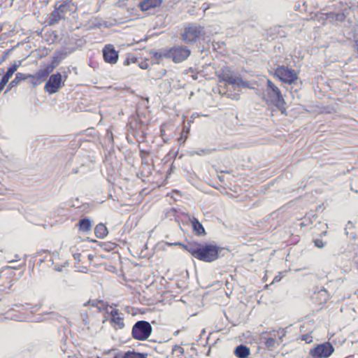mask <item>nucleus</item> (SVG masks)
<instances>
[{
  "instance_id": "nucleus-1",
  "label": "nucleus",
  "mask_w": 358,
  "mask_h": 358,
  "mask_svg": "<svg viewBox=\"0 0 358 358\" xmlns=\"http://www.w3.org/2000/svg\"><path fill=\"white\" fill-rule=\"evenodd\" d=\"M174 245L181 246L184 250L189 252L194 258L205 262H212L220 257V253L222 248L215 243H201L196 241H187L186 243L180 242Z\"/></svg>"
},
{
  "instance_id": "nucleus-2",
  "label": "nucleus",
  "mask_w": 358,
  "mask_h": 358,
  "mask_svg": "<svg viewBox=\"0 0 358 358\" xmlns=\"http://www.w3.org/2000/svg\"><path fill=\"white\" fill-rule=\"evenodd\" d=\"M263 99L275 106L282 113L285 110V102L280 89L270 80H267V86Z\"/></svg>"
},
{
  "instance_id": "nucleus-3",
  "label": "nucleus",
  "mask_w": 358,
  "mask_h": 358,
  "mask_svg": "<svg viewBox=\"0 0 358 358\" xmlns=\"http://www.w3.org/2000/svg\"><path fill=\"white\" fill-rule=\"evenodd\" d=\"M146 137V125L143 122L133 120L127 124V139L129 143H134L136 140L138 144L145 141Z\"/></svg>"
},
{
  "instance_id": "nucleus-4",
  "label": "nucleus",
  "mask_w": 358,
  "mask_h": 358,
  "mask_svg": "<svg viewBox=\"0 0 358 358\" xmlns=\"http://www.w3.org/2000/svg\"><path fill=\"white\" fill-rule=\"evenodd\" d=\"M204 34L203 27L196 23H191L184 28L180 38L185 44H194Z\"/></svg>"
},
{
  "instance_id": "nucleus-5",
  "label": "nucleus",
  "mask_w": 358,
  "mask_h": 358,
  "mask_svg": "<svg viewBox=\"0 0 358 358\" xmlns=\"http://www.w3.org/2000/svg\"><path fill=\"white\" fill-rule=\"evenodd\" d=\"M220 82H224L227 84L231 85L233 87L248 86V82L244 81L241 78L235 76V73L231 71L228 66H224L215 73Z\"/></svg>"
},
{
  "instance_id": "nucleus-6",
  "label": "nucleus",
  "mask_w": 358,
  "mask_h": 358,
  "mask_svg": "<svg viewBox=\"0 0 358 358\" xmlns=\"http://www.w3.org/2000/svg\"><path fill=\"white\" fill-rule=\"evenodd\" d=\"M152 331V327L148 322L139 320L134 324L131 336L136 340L145 341L151 335Z\"/></svg>"
},
{
  "instance_id": "nucleus-7",
  "label": "nucleus",
  "mask_w": 358,
  "mask_h": 358,
  "mask_svg": "<svg viewBox=\"0 0 358 358\" xmlns=\"http://www.w3.org/2000/svg\"><path fill=\"white\" fill-rule=\"evenodd\" d=\"M169 49V59L174 63L179 64L188 59L191 50L185 45H175Z\"/></svg>"
},
{
  "instance_id": "nucleus-8",
  "label": "nucleus",
  "mask_w": 358,
  "mask_h": 358,
  "mask_svg": "<svg viewBox=\"0 0 358 358\" xmlns=\"http://www.w3.org/2000/svg\"><path fill=\"white\" fill-rule=\"evenodd\" d=\"M274 76L285 83L292 84L298 76L296 71L285 66H278L274 70Z\"/></svg>"
},
{
  "instance_id": "nucleus-9",
  "label": "nucleus",
  "mask_w": 358,
  "mask_h": 358,
  "mask_svg": "<svg viewBox=\"0 0 358 358\" xmlns=\"http://www.w3.org/2000/svg\"><path fill=\"white\" fill-rule=\"evenodd\" d=\"M334 351L333 345L329 342H324L310 349L309 354L314 358H327L331 356Z\"/></svg>"
},
{
  "instance_id": "nucleus-10",
  "label": "nucleus",
  "mask_w": 358,
  "mask_h": 358,
  "mask_svg": "<svg viewBox=\"0 0 358 358\" xmlns=\"http://www.w3.org/2000/svg\"><path fill=\"white\" fill-rule=\"evenodd\" d=\"M63 85L62 75L57 72L50 76L45 85L44 90L51 94L57 92Z\"/></svg>"
},
{
  "instance_id": "nucleus-11",
  "label": "nucleus",
  "mask_w": 358,
  "mask_h": 358,
  "mask_svg": "<svg viewBox=\"0 0 358 358\" xmlns=\"http://www.w3.org/2000/svg\"><path fill=\"white\" fill-rule=\"evenodd\" d=\"M103 57L104 61L109 64H115L118 59V52L115 50L113 45H106L103 49Z\"/></svg>"
},
{
  "instance_id": "nucleus-12",
  "label": "nucleus",
  "mask_w": 358,
  "mask_h": 358,
  "mask_svg": "<svg viewBox=\"0 0 358 358\" xmlns=\"http://www.w3.org/2000/svg\"><path fill=\"white\" fill-rule=\"evenodd\" d=\"M110 322L116 329H121L124 327V318L121 316L117 309H113L110 312Z\"/></svg>"
},
{
  "instance_id": "nucleus-13",
  "label": "nucleus",
  "mask_w": 358,
  "mask_h": 358,
  "mask_svg": "<svg viewBox=\"0 0 358 358\" xmlns=\"http://www.w3.org/2000/svg\"><path fill=\"white\" fill-rule=\"evenodd\" d=\"M148 353L138 352L134 350H129L124 353H117L113 358H147Z\"/></svg>"
},
{
  "instance_id": "nucleus-14",
  "label": "nucleus",
  "mask_w": 358,
  "mask_h": 358,
  "mask_svg": "<svg viewBox=\"0 0 358 358\" xmlns=\"http://www.w3.org/2000/svg\"><path fill=\"white\" fill-rule=\"evenodd\" d=\"M162 0H143L139 3V7L142 11H147L151 8L159 6Z\"/></svg>"
},
{
  "instance_id": "nucleus-15",
  "label": "nucleus",
  "mask_w": 358,
  "mask_h": 358,
  "mask_svg": "<svg viewBox=\"0 0 358 358\" xmlns=\"http://www.w3.org/2000/svg\"><path fill=\"white\" fill-rule=\"evenodd\" d=\"M234 353L238 358H248L250 350L246 345L241 344L235 348Z\"/></svg>"
},
{
  "instance_id": "nucleus-16",
  "label": "nucleus",
  "mask_w": 358,
  "mask_h": 358,
  "mask_svg": "<svg viewBox=\"0 0 358 358\" xmlns=\"http://www.w3.org/2000/svg\"><path fill=\"white\" fill-rule=\"evenodd\" d=\"M190 222L192 224V229L194 233L197 236H201L206 234V231L203 227V225L200 223V222L195 217H192L190 219Z\"/></svg>"
},
{
  "instance_id": "nucleus-17",
  "label": "nucleus",
  "mask_w": 358,
  "mask_h": 358,
  "mask_svg": "<svg viewBox=\"0 0 358 358\" xmlns=\"http://www.w3.org/2000/svg\"><path fill=\"white\" fill-rule=\"evenodd\" d=\"M53 70V67L48 64L43 69L38 71L36 74L32 75V76H34V78H36L38 80H41L47 77Z\"/></svg>"
},
{
  "instance_id": "nucleus-18",
  "label": "nucleus",
  "mask_w": 358,
  "mask_h": 358,
  "mask_svg": "<svg viewBox=\"0 0 358 358\" xmlns=\"http://www.w3.org/2000/svg\"><path fill=\"white\" fill-rule=\"evenodd\" d=\"M79 230L83 232H87L92 228L91 220L88 217L80 219L78 222Z\"/></svg>"
},
{
  "instance_id": "nucleus-19",
  "label": "nucleus",
  "mask_w": 358,
  "mask_h": 358,
  "mask_svg": "<svg viewBox=\"0 0 358 358\" xmlns=\"http://www.w3.org/2000/svg\"><path fill=\"white\" fill-rule=\"evenodd\" d=\"M313 20H322L323 21L329 20L330 22L335 21V13L330 12L327 13H316L314 16L312 17Z\"/></svg>"
},
{
  "instance_id": "nucleus-20",
  "label": "nucleus",
  "mask_w": 358,
  "mask_h": 358,
  "mask_svg": "<svg viewBox=\"0 0 358 358\" xmlns=\"http://www.w3.org/2000/svg\"><path fill=\"white\" fill-rule=\"evenodd\" d=\"M27 78H34L31 74H24L22 73H17L15 78L10 82V85L17 86L21 81L24 80Z\"/></svg>"
},
{
  "instance_id": "nucleus-21",
  "label": "nucleus",
  "mask_w": 358,
  "mask_h": 358,
  "mask_svg": "<svg viewBox=\"0 0 358 358\" xmlns=\"http://www.w3.org/2000/svg\"><path fill=\"white\" fill-rule=\"evenodd\" d=\"M108 233V229L103 224L100 223L95 227L94 234L97 238H103L107 236Z\"/></svg>"
},
{
  "instance_id": "nucleus-22",
  "label": "nucleus",
  "mask_w": 358,
  "mask_h": 358,
  "mask_svg": "<svg viewBox=\"0 0 358 358\" xmlns=\"http://www.w3.org/2000/svg\"><path fill=\"white\" fill-rule=\"evenodd\" d=\"M63 17V15H62L57 9H55L50 15L48 21L49 24L52 25L55 23L58 22L59 20H61Z\"/></svg>"
},
{
  "instance_id": "nucleus-23",
  "label": "nucleus",
  "mask_w": 358,
  "mask_h": 358,
  "mask_svg": "<svg viewBox=\"0 0 358 358\" xmlns=\"http://www.w3.org/2000/svg\"><path fill=\"white\" fill-rule=\"evenodd\" d=\"M66 54L63 52H56L52 57V63L50 64L53 69L56 68L60 62L65 57Z\"/></svg>"
},
{
  "instance_id": "nucleus-24",
  "label": "nucleus",
  "mask_w": 358,
  "mask_h": 358,
  "mask_svg": "<svg viewBox=\"0 0 358 358\" xmlns=\"http://www.w3.org/2000/svg\"><path fill=\"white\" fill-rule=\"evenodd\" d=\"M153 57L156 59L167 58L169 59V49L162 48L153 52Z\"/></svg>"
},
{
  "instance_id": "nucleus-25",
  "label": "nucleus",
  "mask_w": 358,
  "mask_h": 358,
  "mask_svg": "<svg viewBox=\"0 0 358 358\" xmlns=\"http://www.w3.org/2000/svg\"><path fill=\"white\" fill-rule=\"evenodd\" d=\"M189 132V127L184 125L182 130L181 131V134H180V136L178 138V142L180 144L184 143L185 142V141L187 138V135H188Z\"/></svg>"
},
{
  "instance_id": "nucleus-26",
  "label": "nucleus",
  "mask_w": 358,
  "mask_h": 358,
  "mask_svg": "<svg viewBox=\"0 0 358 358\" xmlns=\"http://www.w3.org/2000/svg\"><path fill=\"white\" fill-rule=\"evenodd\" d=\"M14 68L15 67H8L6 72L3 75L1 80L7 84L10 77L15 73Z\"/></svg>"
},
{
  "instance_id": "nucleus-27",
  "label": "nucleus",
  "mask_w": 358,
  "mask_h": 358,
  "mask_svg": "<svg viewBox=\"0 0 358 358\" xmlns=\"http://www.w3.org/2000/svg\"><path fill=\"white\" fill-rule=\"evenodd\" d=\"M138 148L142 164H148V156L150 155V152L141 149L140 145H138Z\"/></svg>"
},
{
  "instance_id": "nucleus-28",
  "label": "nucleus",
  "mask_w": 358,
  "mask_h": 358,
  "mask_svg": "<svg viewBox=\"0 0 358 358\" xmlns=\"http://www.w3.org/2000/svg\"><path fill=\"white\" fill-rule=\"evenodd\" d=\"M275 338H271V337H269V338H265L264 341V345L268 348V349H272L274 348L275 346Z\"/></svg>"
},
{
  "instance_id": "nucleus-29",
  "label": "nucleus",
  "mask_w": 358,
  "mask_h": 358,
  "mask_svg": "<svg viewBox=\"0 0 358 358\" xmlns=\"http://www.w3.org/2000/svg\"><path fill=\"white\" fill-rule=\"evenodd\" d=\"M68 8H69L68 3H62L58 7H56L55 9H57V10H58V12L64 17V13L66 12Z\"/></svg>"
},
{
  "instance_id": "nucleus-30",
  "label": "nucleus",
  "mask_w": 358,
  "mask_h": 358,
  "mask_svg": "<svg viewBox=\"0 0 358 358\" xmlns=\"http://www.w3.org/2000/svg\"><path fill=\"white\" fill-rule=\"evenodd\" d=\"M345 20V15L344 13H335V21L343 22Z\"/></svg>"
},
{
  "instance_id": "nucleus-31",
  "label": "nucleus",
  "mask_w": 358,
  "mask_h": 358,
  "mask_svg": "<svg viewBox=\"0 0 358 358\" xmlns=\"http://www.w3.org/2000/svg\"><path fill=\"white\" fill-rule=\"evenodd\" d=\"M194 154L201 155L202 154L208 155L211 152V150L209 149H197L193 151Z\"/></svg>"
},
{
  "instance_id": "nucleus-32",
  "label": "nucleus",
  "mask_w": 358,
  "mask_h": 358,
  "mask_svg": "<svg viewBox=\"0 0 358 358\" xmlns=\"http://www.w3.org/2000/svg\"><path fill=\"white\" fill-rule=\"evenodd\" d=\"M172 353H178L179 355H182L184 353V349L178 345H175L173 347Z\"/></svg>"
},
{
  "instance_id": "nucleus-33",
  "label": "nucleus",
  "mask_w": 358,
  "mask_h": 358,
  "mask_svg": "<svg viewBox=\"0 0 358 358\" xmlns=\"http://www.w3.org/2000/svg\"><path fill=\"white\" fill-rule=\"evenodd\" d=\"M315 245L318 248H322L325 246L326 243L322 239H315L313 241Z\"/></svg>"
},
{
  "instance_id": "nucleus-34",
  "label": "nucleus",
  "mask_w": 358,
  "mask_h": 358,
  "mask_svg": "<svg viewBox=\"0 0 358 358\" xmlns=\"http://www.w3.org/2000/svg\"><path fill=\"white\" fill-rule=\"evenodd\" d=\"M106 141H108L110 143H113V133L110 130H107L106 134Z\"/></svg>"
},
{
  "instance_id": "nucleus-35",
  "label": "nucleus",
  "mask_w": 358,
  "mask_h": 358,
  "mask_svg": "<svg viewBox=\"0 0 358 358\" xmlns=\"http://www.w3.org/2000/svg\"><path fill=\"white\" fill-rule=\"evenodd\" d=\"M10 51H11V50H7L3 52V54L1 57V59H0V64L7 59L8 55H9Z\"/></svg>"
},
{
  "instance_id": "nucleus-36",
  "label": "nucleus",
  "mask_w": 358,
  "mask_h": 358,
  "mask_svg": "<svg viewBox=\"0 0 358 358\" xmlns=\"http://www.w3.org/2000/svg\"><path fill=\"white\" fill-rule=\"evenodd\" d=\"M301 339L304 341L306 343H310L312 342V336L309 334H303L301 336Z\"/></svg>"
},
{
  "instance_id": "nucleus-37",
  "label": "nucleus",
  "mask_w": 358,
  "mask_h": 358,
  "mask_svg": "<svg viewBox=\"0 0 358 358\" xmlns=\"http://www.w3.org/2000/svg\"><path fill=\"white\" fill-rule=\"evenodd\" d=\"M21 63H22L21 61H15L13 62V64L10 67H15L14 71L15 72L17 67L21 65Z\"/></svg>"
},
{
  "instance_id": "nucleus-38",
  "label": "nucleus",
  "mask_w": 358,
  "mask_h": 358,
  "mask_svg": "<svg viewBox=\"0 0 358 358\" xmlns=\"http://www.w3.org/2000/svg\"><path fill=\"white\" fill-rule=\"evenodd\" d=\"M41 80H38L36 78H31L30 83L32 84V85L36 86L40 83Z\"/></svg>"
},
{
  "instance_id": "nucleus-39",
  "label": "nucleus",
  "mask_w": 358,
  "mask_h": 358,
  "mask_svg": "<svg viewBox=\"0 0 358 358\" xmlns=\"http://www.w3.org/2000/svg\"><path fill=\"white\" fill-rule=\"evenodd\" d=\"M73 258H74L75 261H76V262H80V257H81L80 253H74L73 255Z\"/></svg>"
},
{
  "instance_id": "nucleus-40",
  "label": "nucleus",
  "mask_w": 358,
  "mask_h": 358,
  "mask_svg": "<svg viewBox=\"0 0 358 358\" xmlns=\"http://www.w3.org/2000/svg\"><path fill=\"white\" fill-rule=\"evenodd\" d=\"M6 83H4L3 80H0V92L3 90L4 87L6 86Z\"/></svg>"
},
{
  "instance_id": "nucleus-41",
  "label": "nucleus",
  "mask_w": 358,
  "mask_h": 358,
  "mask_svg": "<svg viewBox=\"0 0 358 358\" xmlns=\"http://www.w3.org/2000/svg\"><path fill=\"white\" fill-rule=\"evenodd\" d=\"M357 54H358V38L355 41V45H354Z\"/></svg>"
},
{
  "instance_id": "nucleus-42",
  "label": "nucleus",
  "mask_w": 358,
  "mask_h": 358,
  "mask_svg": "<svg viewBox=\"0 0 358 358\" xmlns=\"http://www.w3.org/2000/svg\"><path fill=\"white\" fill-rule=\"evenodd\" d=\"M67 77H68L67 73L64 72V76H62V82L64 83L66 81V80L67 79Z\"/></svg>"
},
{
  "instance_id": "nucleus-43",
  "label": "nucleus",
  "mask_w": 358,
  "mask_h": 358,
  "mask_svg": "<svg viewBox=\"0 0 358 358\" xmlns=\"http://www.w3.org/2000/svg\"><path fill=\"white\" fill-rule=\"evenodd\" d=\"M281 278L278 275L275 276L273 280V282H279Z\"/></svg>"
},
{
  "instance_id": "nucleus-44",
  "label": "nucleus",
  "mask_w": 358,
  "mask_h": 358,
  "mask_svg": "<svg viewBox=\"0 0 358 358\" xmlns=\"http://www.w3.org/2000/svg\"><path fill=\"white\" fill-rule=\"evenodd\" d=\"M15 86H11L10 85V83L8 84V87H7V89L6 90V92H8V91H10L13 87H14Z\"/></svg>"
},
{
  "instance_id": "nucleus-45",
  "label": "nucleus",
  "mask_w": 358,
  "mask_h": 358,
  "mask_svg": "<svg viewBox=\"0 0 358 358\" xmlns=\"http://www.w3.org/2000/svg\"><path fill=\"white\" fill-rule=\"evenodd\" d=\"M146 40H147V38H143V39H139V40H137V41H136V40L134 39V41H135L136 43H139V42H141V41H145Z\"/></svg>"
},
{
  "instance_id": "nucleus-46",
  "label": "nucleus",
  "mask_w": 358,
  "mask_h": 358,
  "mask_svg": "<svg viewBox=\"0 0 358 358\" xmlns=\"http://www.w3.org/2000/svg\"><path fill=\"white\" fill-rule=\"evenodd\" d=\"M192 78L193 80H196L198 78V76H197V74H194V75L192 76Z\"/></svg>"
},
{
  "instance_id": "nucleus-47",
  "label": "nucleus",
  "mask_w": 358,
  "mask_h": 358,
  "mask_svg": "<svg viewBox=\"0 0 358 358\" xmlns=\"http://www.w3.org/2000/svg\"><path fill=\"white\" fill-rule=\"evenodd\" d=\"M141 68L143 69H145L148 68V64H145V65H142V66H141Z\"/></svg>"
},
{
  "instance_id": "nucleus-48",
  "label": "nucleus",
  "mask_w": 358,
  "mask_h": 358,
  "mask_svg": "<svg viewBox=\"0 0 358 358\" xmlns=\"http://www.w3.org/2000/svg\"><path fill=\"white\" fill-rule=\"evenodd\" d=\"M205 333H206V330H205V329H202V331H201V334H200V337H201L203 334H204Z\"/></svg>"
},
{
  "instance_id": "nucleus-49",
  "label": "nucleus",
  "mask_w": 358,
  "mask_h": 358,
  "mask_svg": "<svg viewBox=\"0 0 358 358\" xmlns=\"http://www.w3.org/2000/svg\"><path fill=\"white\" fill-rule=\"evenodd\" d=\"M300 225H301V227H303V226H304V224H303V222H301V223L300 224Z\"/></svg>"
},
{
  "instance_id": "nucleus-50",
  "label": "nucleus",
  "mask_w": 358,
  "mask_h": 358,
  "mask_svg": "<svg viewBox=\"0 0 358 358\" xmlns=\"http://www.w3.org/2000/svg\"><path fill=\"white\" fill-rule=\"evenodd\" d=\"M179 358H182V357H179Z\"/></svg>"
}]
</instances>
